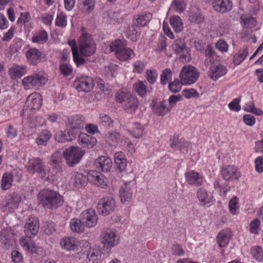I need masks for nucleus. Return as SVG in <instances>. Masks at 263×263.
Returning a JSON list of instances; mask_svg holds the SVG:
<instances>
[{"label":"nucleus","instance_id":"f257e3e1","mask_svg":"<svg viewBox=\"0 0 263 263\" xmlns=\"http://www.w3.org/2000/svg\"><path fill=\"white\" fill-rule=\"evenodd\" d=\"M39 229V222L33 217H30L26 221L24 227V232L26 237H22L20 239V243L23 249L31 253H35L37 247L35 242L30 238L31 235H36Z\"/></svg>","mask_w":263,"mask_h":263},{"label":"nucleus","instance_id":"f03ea898","mask_svg":"<svg viewBox=\"0 0 263 263\" xmlns=\"http://www.w3.org/2000/svg\"><path fill=\"white\" fill-rule=\"evenodd\" d=\"M37 199L45 209L52 210L61 206L64 202L63 198L58 192L49 189L41 191Z\"/></svg>","mask_w":263,"mask_h":263},{"label":"nucleus","instance_id":"7ed1b4c3","mask_svg":"<svg viewBox=\"0 0 263 263\" xmlns=\"http://www.w3.org/2000/svg\"><path fill=\"white\" fill-rule=\"evenodd\" d=\"M115 99L117 102L122 104L123 109L128 114H134L139 105L137 97L125 89L118 91Z\"/></svg>","mask_w":263,"mask_h":263},{"label":"nucleus","instance_id":"20e7f679","mask_svg":"<svg viewBox=\"0 0 263 263\" xmlns=\"http://www.w3.org/2000/svg\"><path fill=\"white\" fill-rule=\"evenodd\" d=\"M110 52H114L116 58L121 62L130 60L135 56L134 51L127 47L126 42L122 40H116L109 45Z\"/></svg>","mask_w":263,"mask_h":263},{"label":"nucleus","instance_id":"39448f33","mask_svg":"<svg viewBox=\"0 0 263 263\" xmlns=\"http://www.w3.org/2000/svg\"><path fill=\"white\" fill-rule=\"evenodd\" d=\"M78 51L82 57H90L93 55L96 50V45L91 35L88 33H83L78 40Z\"/></svg>","mask_w":263,"mask_h":263},{"label":"nucleus","instance_id":"423d86ee","mask_svg":"<svg viewBox=\"0 0 263 263\" xmlns=\"http://www.w3.org/2000/svg\"><path fill=\"white\" fill-rule=\"evenodd\" d=\"M85 151L77 146H71L66 149L63 152V156L69 166H73L79 163Z\"/></svg>","mask_w":263,"mask_h":263},{"label":"nucleus","instance_id":"0eeeda50","mask_svg":"<svg viewBox=\"0 0 263 263\" xmlns=\"http://www.w3.org/2000/svg\"><path fill=\"white\" fill-rule=\"evenodd\" d=\"M21 201V196L18 193L9 194L4 199L2 210L4 212L13 213L18 209Z\"/></svg>","mask_w":263,"mask_h":263},{"label":"nucleus","instance_id":"6e6552de","mask_svg":"<svg viewBox=\"0 0 263 263\" xmlns=\"http://www.w3.org/2000/svg\"><path fill=\"white\" fill-rule=\"evenodd\" d=\"M102 242L105 247L112 248L116 246L120 240V235L114 229L107 228L101 233Z\"/></svg>","mask_w":263,"mask_h":263},{"label":"nucleus","instance_id":"1a4fd4ad","mask_svg":"<svg viewBox=\"0 0 263 263\" xmlns=\"http://www.w3.org/2000/svg\"><path fill=\"white\" fill-rule=\"evenodd\" d=\"M180 78L184 85H191L196 82L199 77V72L193 66H183L180 73Z\"/></svg>","mask_w":263,"mask_h":263},{"label":"nucleus","instance_id":"9d476101","mask_svg":"<svg viewBox=\"0 0 263 263\" xmlns=\"http://www.w3.org/2000/svg\"><path fill=\"white\" fill-rule=\"evenodd\" d=\"M27 171L31 174H41L42 179H47V173L44 162L40 158H34L30 159L27 167Z\"/></svg>","mask_w":263,"mask_h":263},{"label":"nucleus","instance_id":"9b49d317","mask_svg":"<svg viewBox=\"0 0 263 263\" xmlns=\"http://www.w3.org/2000/svg\"><path fill=\"white\" fill-rule=\"evenodd\" d=\"M172 49L182 61L187 62L190 61L191 57L189 48L183 40L178 39L175 40L172 45Z\"/></svg>","mask_w":263,"mask_h":263},{"label":"nucleus","instance_id":"f8f14e48","mask_svg":"<svg viewBox=\"0 0 263 263\" xmlns=\"http://www.w3.org/2000/svg\"><path fill=\"white\" fill-rule=\"evenodd\" d=\"M116 207V202L111 197L101 199L97 204V210L99 214L107 216L112 212Z\"/></svg>","mask_w":263,"mask_h":263},{"label":"nucleus","instance_id":"ddd939ff","mask_svg":"<svg viewBox=\"0 0 263 263\" xmlns=\"http://www.w3.org/2000/svg\"><path fill=\"white\" fill-rule=\"evenodd\" d=\"M41 96L37 93H33L27 98L24 112H32L33 110H38L41 106Z\"/></svg>","mask_w":263,"mask_h":263},{"label":"nucleus","instance_id":"4468645a","mask_svg":"<svg viewBox=\"0 0 263 263\" xmlns=\"http://www.w3.org/2000/svg\"><path fill=\"white\" fill-rule=\"evenodd\" d=\"M82 223L88 228H92L98 222V215L94 210L89 209L83 211L80 216Z\"/></svg>","mask_w":263,"mask_h":263},{"label":"nucleus","instance_id":"2eb2a0df","mask_svg":"<svg viewBox=\"0 0 263 263\" xmlns=\"http://www.w3.org/2000/svg\"><path fill=\"white\" fill-rule=\"evenodd\" d=\"M74 85L79 92H89L93 88L94 84L92 78L82 76L76 80Z\"/></svg>","mask_w":263,"mask_h":263},{"label":"nucleus","instance_id":"dca6fc26","mask_svg":"<svg viewBox=\"0 0 263 263\" xmlns=\"http://www.w3.org/2000/svg\"><path fill=\"white\" fill-rule=\"evenodd\" d=\"M1 236V241L5 249H9L15 245V236L13 230L11 229L3 230Z\"/></svg>","mask_w":263,"mask_h":263},{"label":"nucleus","instance_id":"f3484780","mask_svg":"<svg viewBox=\"0 0 263 263\" xmlns=\"http://www.w3.org/2000/svg\"><path fill=\"white\" fill-rule=\"evenodd\" d=\"M221 174L226 181H234L240 177V173L237 167L234 165H227L222 167Z\"/></svg>","mask_w":263,"mask_h":263},{"label":"nucleus","instance_id":"a211bd4d","mask_svg":"<svg viewBox=\"0 0 263 263\" xmlns=\"http://www.w3.org/2000/svg\"><path fill=\"white\" fill-rule=\"evenodd\" d=\"M84 118L81 116H70L66 122L67 129L79 133V130L84 126Z\"/></svg>","mask_w":263,"mask_h":263},{"label":"nucleus","instance_id":"6ab92c4d","mask_svg":"<svg viewBox=\"0 0 263 263\" xmlns=\"http://www.w3.org/2000/svg\"><path fill=\"white\" fill-rule=\"evenodd\" d=\"M28 62L32 65L35 66L39 64L42 59L45 57V54L41 50L33 48L29 49L26 53Z\"/></svg>","mask_w":263,"mask_h":263},{"label":"nucleus","instance_id":"aec40b11","mask_svg":"<svg viewBox=\"0 0 263 263\" xmlns=\"http://www.w3.org/2000/svg\"><path fill=\"white\" fill-rule=\"evenodd\" d=\"M171 147L175 151H180L182 153H186L190 147V144L179 136H174L171 139Z\"/></svg>","mask_w":263,"mask_h":263},{"label":"nucleus","instance_id":"412c9836","mask_svg":"<svg viewBox=\"0 0 263 263\" xmlns=\"http://www.w3.org/2000/svg\"><path fill=\"white\" fill-rule=\"evenodd\" d=\"M132 182H126L123 184L119 191V196L121 202L127 204L132 199L133 196V189Z\"/></svg>","mask_w":263,"mask_h":263},{"label":"nucleus","instance_id":"4be33fe9","mask_svg":"<svg viewBox=\"0 0 263 263\" xmlns=\"http://www.w3.org/2000/svg\"><path fill=\"white\" fill-rule=\"evenodd\" d=\"M16 172H13L12 173H4L3 175L1 182L2 189L4 190H8L12 186L13 180L20 181L22 178V174H20L17 177H16Z\"/></svg>","mask_w":263,"mask_h":263},{"label":"nucleus","instance_id":"5701e85b","mask_svg":"<svg viewBox=\"0 0 263 263\" xmlns=\"http://www.w3.org/2000/svg\"><path fill=\"white\" fill-rule=\"evenodd\" d=\"M87 179L91 183L104 188L106 186V179L100 173L91 171L87 174Z\"/></svg>","mask_w":263,"mask_h":263},{"label":"nucleus","instance_id":"b1692460","mask_svg":"<svg viewBox=\"0 0 263 263\" xmlns=\"http://www.w3.org/2000/svg\"><path fill=\"white\" fill-rule=\"evenodd\" d=\"M27 72V67L24 65L13 64L8 70L10 78L13 80L21 78Z\"/></svg>","mask_w":263,"mask_h":263},{"label":"nucleus","instance_id":"393cba45","mask_svg":"<svg viewBox=\"0 0 263 263\" xmlns=\"http://www.w3.org/2000/svg\"><path fill=\"white\" fill-rule=\"evenodd\" d=\"M60 245L65 250L74 251L78 249L80 242L74 237H65L61 239Z\"/></svg>","mask_w":263,"mask_h":263},{"label":"nucleus","instance_id":"a878e982","mask_svg":"<svg viewBox=\"0 0 263 263\" xmlns=\"http://www.w3.org/2000/svg\"><path fill=\"white\" fill-rule=\"evenodd\" d=\"M78 135L77 131H71L70 130L65 131H59L55 135V139L58 142H65L66 141H71L75 139Z\"/></svg>","mask_w":263,"mask_h":263},{"label":"nucleus","instance_id":"bb28decb","mask_svg":"<svg viewBox=\"0 0 263 263\" xmlns=\"http://www.w3.org/2000/svg\"><path fill=\"white\" fill-rule=\"evenodd\" d=\"M227 72V69L223 65L218 64L211 66L209 71V76L214 81L217 80L220 77L224 76Z\"/></svg>","mask_w":263,"mask_h":263},{"label":"nucleus","instance_id":"cd10ccee","mask_svg":"<svg viewBox=\"0 0 263 263\" xmlns=\"http://www.w3.org/2000/svg\"><path fill=\"white\" fill-rule=\"evenodd\" d=\"M186 182L196 186H200L203 182V177L198 173L194 171H189L185 174Z\"/></svg>","mask_w":263,"mask_h":263},{"label":"nucleus","instance_id":"c85d7f7f","mask_svg":"<svg viewBox=\"0 0 263 263\" xmlns=\"http://www.w3.org/2000/svg\"><path fill=\"white\" fill-rule=\"evenodd\" d=\"M87 176L78 173L76 172L72 175L70 179V183L76 189H79L84 186L87 182Z\"/></svg>","mask_w":263,"mask_h":263},{"label":"nucleus","instance_id":"c756f323","mask_svg":"<svg viewBox=\"0 0 263 263\" xmlns=\"http://www.w3.org/2000/svg\"><path fill=\"white\" fill-rule=\"evenodd\" d=\"M213 7L216 11L226 13L231 10L232 4L230 0H214Z\"/></svg>","mask_w":263,"mask_h":263},{"label":"nucleus","instance_id":"7c9ffc66","mask_svg":"<svg viewBox=\"0 0 263 263\" xmlns=\"http://www.w3.org/2000/svg\"><path fill=\"white\" fill-rule=\"evenodd\" d=\"M95 165L99 170L107 172L112 166V161L107 157L101 156L95 161Z\"/></svg>","mask_w":263,"mask_h":263},{"label":"nucleus","instance_id":"2f4dec72","mask_svg":"<svg viewBox=\"0 0 263 263\" xmlns=\"http://www.w3.org/2000/svg\"><path fill=\"white\" fill-rule=\"evenodd\" d=\"M69 45L71 47L73 61L77 66L85 63V59L80 56L78 52V44L77 45L75 40L69 41L68 42Z\"/></svg>","mask_w":263,"mask_h":263},{"label":"nucleus","instance_id":"473e14b6","mask_svg":"<svg viewBox=\"0 0 263 263\" xmlns=\"http://www.w3.org/2000/svg\"><path fill=\"white\" fill-rule=\"evenodd\" d=\"M106 143L110 146L116 147L121 141L120 134L115 130L107 132L104 137Z\"/></svg>","mask_w":263,"mask_h":263},{"label":"nucleus","instance_id":"72a5a7b5","mask_svg":"<svg viewBox=\"0 0 263 263\" xmlns=\"http://www.w3.org/2000/svg\"><path fill=\"white\" fill-rule=\"evenodd\" d=\"M231 237L232 231L230 229H223L218 234L217 242L220 247H224L228 244Z\"/></svg>","mask_w":263,"mask_h":263},{"label":"nucleus","instance_id":"f704fd0d","mask_svg":"<svg viewBox=\"0 0 263 263\" xmlns=\"http://www.w3.org/2000/svg\"><path fill=\"white\" fill-rule=\"evenodd\" d=\"M79 142L83 147L92 148L97 143L95 137L88 135L85 133H81L78 138Z\"/></svg>","mask_w":263,"mask_h":263},{"label":"nucleus","instance_id":"c9c22d12","mask_svg":"<svg viewBox=\"0 0 263 263\" xmlns=\"http://www.w3.org/2000/svg\"><path fill=\"white\" fill-rule=\"evenodd\" d=\"M197 197L201 205H210L213 203V197L203 188H200L198 190Z\"/></svg>","mask_w":263,"mask_h":263},{"label":"nucleus","instance_id":"e433bc0d","mask_svg":"<svg viewBox=\"0 0 263 263\" xmlns=\"http://www.w3.org/2000/svg\"><path fill=\"white\" fill-rule=\"evenodd\" d=\"M152 18L151 13H142L135 15L133 22L136 23L137 26L144 27Z\"/></svg>","mask_w":263,"mask_h":263},{"label":"nucleus","instance_id":"4c0bfd02","mask_svg":"<svg viewBox=\"0 0 263 263\" xmlns=\"http://www.w3.org/2000/svg\"><path fill=\"white\" fill-rule=\"evenodd\" d=\"M35 78L37 88L44 86L48 81V77L46 73L42 70L35 71L32 74Z\"/></svg>","mask_w":263,"mask_h":263},{"label":"nucleus","instance_id":"58836bf2","mask_svg":"<svg viewBox=\"0 0 263 263\" xmlns=\"http://www.w3.org/2000/svg\"><path fill=\"white\" fill-rule=\"evenodd\" d=\"M146 81L138 80L133 85V89L140 97H144L147 95L148 89Z\"/></svg>","mask_w":263,"mask_h":263},{"label":"nucleus","instance_id":"ea45409f","mask_svg":"<svg viewBox=\"0 0 263 263\" xmlns=\"http://www.w3.org/2000/svg\"><path fill=\"white\" fill-rule=\"evenodd\" d=\"M115 164L120 171L125 170L127 165V160L124 154L122 152L115 153L114 156Z\"/></svg>","mask_w":263,"mask_h":263},{"label":"nucleus","instance_id":"a19ab883","mask_svg":"<svg viewBox=\"0 0 263 263\" xmlns=\"http://www.w3.org/2000/svg\"><path fill=\"white\" fill-rule=\"evenodd\" d=\"M51 137V134L49 130H42L38 134L36 139V142L38 145L45 146Z\"/></svg>","mask_w":263,"mask_h":263},{"label":"nucleus","instance_id":"79ce46f5","mask_svg":"<svg viewBox=\"0 0 263 263\" xmlns=\"http://www.w3.org/2000/svg\"><path fill=\"white\" fill-rule=\"evenodd\" d=\"M70 226L71 230L76 233H81L84 231V224L82 223V220L78 218H73L71 220Z\"/></svg>","mask_w":263,"mask_h":263},{"label":"nucleus","instance_id":"37998d69","mask_svg":"<svg viewBox=\"0 0 263 263\" xmlns=\"http://www.w3.org/2000/svg\"><path fill=\"white\" fill-rule=\"evenodd\" d=\"M170 24L176 32H180L183 29L181 18L178 16H173L170 19Z\"/></svg>","mask_w":263,"mask_h":263},{"label":"nucleus","instance_id":"c03bdc74","mask_svg":"<svg viewBox=\"0 0 263 263\" xmlns=\"http://www.w3.org/2000/svg\"><path fill=\"white\" fill-rule=\"evenodd\" d=\"M48 38V34L46 31L40 30L34 33L32 40L33 43L43 44L47 41Z\"/></svg>","mask_w":263,"mask_h":263},{"label":"nucleus","instance_id":"a18cd8bd","mask_svg":"<svg viewBox=\"0 0 263 263\" xmlns=\"http://www.w3.org/2000/svg\"><path fill=\"white\" fill-rule=\"evenodd\" d=\"M95 5V0H82L80 7L84 13L89 14L93 10Z\"/></svg>","mask_w":263,"mask_h":263},{"label":"nucleus","instance_id":"49530a36","mask_svg":"<svg viewBox=\"0 0 263 263\" xmlns=\"http://www.w3.org/2000/svg\"><path fill=\"white\" fill-rule=\"evenodd\" d=\"M249 54L248 48H245L240 50L233 56V60L234 65H239L245 59Z\"/></svg>","mask_w":263,"mask_h":263},{"label":"nucleus","instance_id":"de8ad7c7","mask_svg":"<svg viewBox=\"0 0 263 263\" xmlns=\"http://www.w3.org/2000/svg\"><path fill=\"white\" fill-rule=\"evenodd\" d=\"M186 8L184 0H173L171 9L178 13L183 12Z\"/></svg>","mask_w":263,"mask_h":263},{"label":"nucleus","instance_id":"09e8293b","mask_svg":"<svg viewBox=\"0 0 263 263\" xmlns=\"http://www.w3.org/2000/svg\"><path fill=\"white\" fill-rule=\"evenodd\" d=\"M129 131L133 137L139 138L143 135V128L141 124L135 123L132 124L129 129Z\"/></svg>","mask_w":263,"mask_h":263},{"label":"nucleus","instance_id":"8fccbe9b","mask_svg":"<svg viewBox=\"0 0 263 263\" xmlns=\"http://www.w3.org/2000/svg\"><path fill=\"white\" fill-rule=\"evenodd\" d=\"M35 78L32 74L25 77L22 81V84L25 89H30L33 88H37Z\"/></svg>","mask_w":263,"mask_h":263},{"label":"nucleus","instance_id":"3c124183","mask_svg":"<svg viewBox=\"0 0 263 263\" xmlns=\"http://www.w3.org/2000/svg\"><path fill=\"white\" fill-rule=\"evenodd\" d=\"M171 110V108L166 107L164 102H160L154 106L155 112L160 116H163Z\"/></svg>","mask_w":263,"mask_h":263},{"label":"nucleus","instance_id":"603ef678","mask_svg":"<svg viewBox=\"0 0 263 263\" xmlns=\"http://www.w3.org/2000/svg\"><path fill=\"white\" fill-rule=\"evenodd\" d=\"M98 122L100 125L104 127L109 128L113 126V120L109 116L106 114H100Z\"/></svg>","mask_w":263,"mask_h":263},{"label":"nucleus","instance_id":"864d4df0","mask_svg":"<svg viewBox=\"0 0 263 263\" xmlns=\"http://www.w3.org/2000/svg\"><path fill=\"white\" fill-rule=\"evenodd\" d=\"M127 15L124 9H118L114 11L111 15L110 17L114 20L116 23H120Z\"/></svg>","mask_w":263,"mask_h":263},{"label":"nucleus","instance_id":"5fc2aeb1","mask_svg":"<svg viewBox=\"0 0 263 263\" xmlns=\"http://www.w3.org/2000/svg\"><path fill=\"white\" fill-rule=\"evenodd\" d=\"M172 71L169 68L165 69L160 76V82L163 85H165L168 81L172 79Z\"/></svg>","mask_w":263,"mask_h":263},{"label":"nucleus","instance_id":"6e6d98bb","mask_svg":"<svg viewBox=\"0 0 263 263\" xmlns=\"http://www.w3.org/2000/svg\"><path fill=\"white\" fill-rule=\"evenodd\" d=\"M243 109L248 112H252L256 115L260 116L263 114L260 109H257L254 107V103L252 102H248L243 106Z\"/></svg>","mask_w":263,"mask_h":263},{"label":"nucleus","instance_id":"4d7b16f0","mask_svg":"<svg viewBox=\"0 0 263 263\" xmlns=\"http://www.w3.org/2000/svg\"><path fill=\"white\" fill-rule=\"evenodd\" d=\"M182 84L183 83L182 81L175 79L173 82L169 84L168 88L172 92L176 93L180 91Z\"/></svg>","mask_w":263,"mask_h":263},{"label":"nucleus","instance_id":"13d9d810","mask_svg":"<svg viewBox=\"0 0 263 263\" xmlns=\"http://www.w3.org/2000/svg\"><path fill=\"white\" fill-rule=\"evenodd\" d=\"M251 253L253 257L258 261H260L263 259L262 249L258 246H255L252 248Z\"/></svg>","mask_w":263,"mask_h":263},{"label":"nucleus","instance_id":"bf43d9fd","mask_svg":"<svg viewBox=\"0 0 263 263\" xmlns=\"http://www.w3.org/2000/svg\"><path fill=\"white\" fill-rule=\"evenodd\" d=\"M260 228V221L258 219H253L250 223V231L252 234L258 233Z\"/></svg>","mask_w":263,"mask_h":263},{"label":"nucleus","instance_id":"052dcab7","mask_svg":"<svg viewBox=\"0 0 263 263\" xmlns=\"http://www.w3.org/2000/svg\"><path fill=\"white\" fill-rule=\"evenodd\" d=\"M241 23L243 24V27L246 28H251L255 26L256 21L254 17L251 16L242 17Z\"/></svg>","mask_w":263,"mask_h":263},{"label":"nucleus","instance_id":"680f3d73","mask_svg":"<svg viewBox=\"0 0 263 263\" xmlns=\"http://www.w3.org/2000/svg\"><path fill=\"white\" fill-rule=\"evenodd\" d=\"M55 25L60 27H65L67 25V16L64 13H60L55 19Z\"/></svg>","mask_w":263,"mask_h":263},{"label":"nucleus","instance_id":"e2e57ef3","mask_svg":"<svg viewBox=\"0 0 263 263\" xmlns=\"http://www.w3.org/2000/svg\"><path fill=\"white\" fill-rule=\"evenodd\" d=\"M238 198L236 197L233 198L229 202V208L230 213L233 215L237 213L239 206L238 205Z\"/></svg>","mask_w":263,"mask_h":263},{"label":"nucleus","instance_id":"0e129e2a","mask_svg":"<svg viewBox=\"0 0 263 263\" xmlns=\"http://www.w3.org/2000/svg\"><path fill=\"white\" fill-rule=\"evenodd\" d=\"M100 256V251L98 249H90L89 253L87 254V258L90 261L95 262L99 258Z\"/></svg>","mask_w":263,"mask_h":263},{"label":"nucleus","instance_id":"69168bd1","mask_svg":"<svg viewBox=\"0 0 263 263\" xmlns=\"http://www.w3.org/2000/svg\"><path fill=\"white\" fill-rule=\"evenodd\" d=\"M182 93L186 99L198 98L199 97V93L194 89H184L182 91Z\"/></svg>","mask_w":263,"mask_h":263},{"label":"nucleus","instance_id":"338daca9","mask_svg":"<svg viewBox=\"0 0 263 263\" xmlns=\"http://www.w3.org/2000/svg\"><path fill=\"white\" fill-rule=\"evenodd\" d=\"M158 73L156 70H147L146 71V78L147 81L151 84H153L156 81Z\"/></svg>","mask_w":263,"mask_h":263},{"label":"nucleus","instance_id":"774afa93","mask_svg":"<svg viewBox=\"0 0 263 263\" xmlns=\"http://www.w3.org/2000/svg\"><path fill=\"white\" fill-rule=\"evenodd\" d=\"M133 66L134 72L141 73L145 69V64L141 61H137L133 64Z\"/></svg>","mask_w":263,"mask_h":263}]
</instances>
